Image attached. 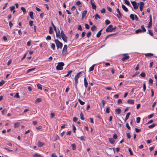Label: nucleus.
<instances>
[{"mask_svg":"<svg viewBox=\"0 0 157 157\" xmlns=\"http://www.w3.org/2000/svg\"><path fill=\"white\" fill-rule=\"evenodd\" d=\"M82 72L81 71L78 73L75 77V84L76 87L77 84L78 83V78L82 75Z\"/></svg>","mask_w":157,"mask_h":157,"instance_id":"1","label":"nucleus"},{"mask_svg":"<svg viewBox=\"0 0 157 157\" xmlns=\"http://www.w3.org/2000/svg\"><path fill=\"white\" fill-rule=\"evenodd\" d=\"M115 111L117 114H119L121 113V110L120 108H118L117 109H116L115 110Z\"/></svg>","mask_w":157,"mask_h":157,"instance_id":"18","label":"nucleus"},{"mask_svg":"<svg viewBox=\"0 0 157 157\" xmlns=\"http://www.w3.org/2000/svg\"><path fill=\"white\" fill-rule=\"evenodd\" d=\"M29 16L30 17V18L32 19H33L34 18H33V12L32 11L30 12H29Z\"/></svg>","mask_w":157,"mask_h":157,"instance_id":"28","label":"nucleus"},{"mask_svg":"<svg viewBox=\"0 0 157 157\" xmlns=\"http://www.w3.org/2000/svg\"><path fill=\"white\" fill-rule=\"evenodd\" d=\"M109 109H110V108L109 107H107L106 108V113H109Z\"/></svg>","mask_w":157,"mask_h":157,"instance_id":"56","label":"nucleus"},{"mask_svg":"<svg viewBox=\"0 0 157 157\" xmlns=\"http://www.w3.org/2000/svg\"><path fill=\"white\" fill-rule=\"evenodd\" d=\"M36 68L35 67L31 69H30L28 70L27 71V73H29L30 71L34 70Z\"/></svg>","mask_w":157,"mask_h":157,"instance_id":"30","label":"nucleus"},{"mask_svg":"<svg viewBox=\"0 0 157 157\" xmlns=\"http://www.w3.org/2000/svg\"><path fill=\"white\" fill-rule=\"evenodd\" d=\"M78 138H80L81 140L85 141V137L84 136H82L80 137H78Z\"/></svg>","mask_w":157,"mask_h":157,"instance_id":"44","label":"nucleus"},{"mask_svg":"<svg viewBox=\"0 0 157 157\" xmlns=\"http://www.w3.org/2000/svg\"><path fill=\"white\" fill-rule=\"evenodd\" d=\"M67 46L66 45H65L63 48L62 54L63 55H66L67 53Z\"/></svg>","mask_w":157,"mask_h":157,"instance_id":"5","label":"nucleus"},{"mask_svg":"<svg viewBox=\"0 0 157 157\" xmlns=\"http://www.w3.org/2000/svg\"><path fill=\"white\" fill-rule=\"evenodd\" d=\"M144 5V3L143 2H141L140 3V10L142 11L143 10V8Z\"/></svg>","mask_w":157,"mask_h":157,"instance_id":"12","label":"nucleus"},{"mask_svg":"<svg viewBox=\"0 0 157 157\" xmlns=\"http://www.w3.org/2000/svg\"><path fill=\"white\" fill-rule=\"evenodd\" d=\"M84 85L86 88L87 87L88 83L87 81V80L86 79V78L85 77L84 78Z\"/></svg>","mask_w":157,"mask_h":157,"instance_id":"15","label":"nucleus"},{"mask_svg":"<svg viewBox=\"0 0 157 157\" xmlns=\"http://www.w3.org/2000/svg\"><path fill=\"white\" fill-rule=\"evenodd\" d=\"M130 18L133 21L135 20L136 21H139V18L136 15L133 14H131L130 15Z\"/></svg>","mask_w":157,"mask_h":157,"instance_id":"4","label":"nucleus"},{"mask_svg":"<svg viewBox=\"0 0 157 157\" xmlns=\"http://www.w3.org/2000/svg\"><path fill=\"white\" fill-rule=\"evenodd\" d=\"M14 98H20V96L19 95V93H17L14 96Z\"/></svg>","mask_w":157,"mask_h":157,"instance_id":"57","label":"nucleus"},{"mask_svg":"<svg viewBox=\"0 0 157 157\" xmlns=\"http://www.w3.org/2000/svg\"><path fill=\"white\" fill-rule=\"evenodd\" d=\"M145 56L148 57H150L152 56L153 54L151 53H147L145 54Z\"/></svg>","mask_w":157,"mask_h":157,"instance_id":"20","label":"nucleus"},{"mask_svg":"<svg viewBox=\"0 0 157 157\" xmlns=\"http://www.w3.org/2000/svg\"><path fill=\"white\" fill-rule=\"evenodd\" d=\"M132 4L133 6L134 9H136L138 7V4L135 1L132 2Z\"/></svg>","mask_w":157,"mask_h":157,"instance_id":"9","label":"nucleus"},{"mask_svg":"<svg viewBox=\"0 0 157 157\" xmlns=\"http://www.w3.org/2000/svg\"><path fill=\"white\" fill-rule=\"evenodd\" d=\"M55 42L58 48H62L63 46V44L61 42H60L57 39L55 40Z\"/></svg>","mask_w":157,"mask_h":157,"instance_id":"3","label":"nucleus"},{"mask_svg":"<svg viewBox=\"0 0 157 157\" xmlns=\"http://www.w3.org/2000/svg\"><path fill=\"white\" fill-rule=\"evenodd\" d=\"M117 135L116 134H114V135H113V139H117Z\"/></svg>","mask_w":157,"mask_h":157,"instance_id":"61","label":"nucleus"},{"mask_svg":"<svg viewBox=\"0 0 157 157\" xmlns=\"http://www.w3.org/2000/svg\"><path fill=\"white\" fill-rule=\"evenodd\" d=\"M65 35L63 31H61V33L60 34V37H62Z\"/></svg>","mask_w":157,"mask_h":157,"instance_id":"51","label":"nucleus"},{"mask_svg":"<svg viewBox=\"0 0 157 157\" xmlns=\"http://www.w3.org/2000/svg\"><path fill=\"white\" fill-rule=\"evenodd\" d=\"M95 64L93 65L91 67H90L89 70V71H93L94 69V67Z\"/></svg>","mask_w":157,"mask_h":157,"instance_id":"25","label":"nucleus"},{"mask_svg":"<svg viewBox=\"0 0 157 157\" xmlns=\"http://www.w3.org/2000/svg\"><path fill=\"white\" fill-rule=\"evenodd\" d=\"M46 39L47 40H50L51 39V37L50 36L48 35L47 36Z\"/></svg>","mask_w":157,"mask_h":157,"instance_id":"55","label":"nucleus"},{"mask_svg":"<svg viewBox=\"0 0 157 157\" xmlns=\"http://www.w3.org/2000/svg\"><path fill=\"white\" fill-rule=\"evenodd\" d=\"M37 86L38 89H40L41 90H42V85L40 83H38L37 84Z\"/></svg>","mask_w":157,"mask_h":157,"instance_id":"22","label":"nucleus"},{"mask_svg":"<svg viewBox=\"0 0 157 157\" xmlns=\"http://www.w3.org/2000/svg\"><path fill=\"white\" fill-rule=\"evenodd\" d=\"M155 125V124H151V125H150L148 126V128H152L154 127Z\"/></svg>","mask_w":157,"mask_h":157,"instance_id":"41","label":"nucleus"},{"mask_svg":"<svg viewBox=\"0 0 157 157\" xmlns=\"http://www.w3.org/2000/svg\"><path fill=\"white\" fill-rule=\"evenodd\" d=\"M122 7L123 10L126 12H127L128 10V8L123 4L122 5Z\"/></svg>","mask_w":157,"mask_h":157,"instance_id":"16","label":"nucleus"},{"mask_svg":"<svg viewBox=\"0 0 157 157\" xmlns=\"http://www.w3.org/2000/svg\"><path fill=\"white\" fill-rule=\"evenodd\" d=\"M101 103L102 104V106L104 107L105 104L106 103V101L103 100H102L101 101Z\"/></svg>","mask_w":157,"mask_h":157,"instance_id":"53","label":"nucleus"},{"mask_svg":"<svg viewBox=\"0 0 157 157\" xmlns=\"http://www.w3.org/2000/svg\"><path fill=\"white\" fill-rule=\"evenodd\" d=\"M145 73L144 72H142V73L140 75L142 77H144L145 76Z\"/></svg>","mask_w":157,"mask_h":157,"instance_id":"50","label":"nucleus"},{"mask_svg":"<svg viewBox=\"0 0 157 157\" xmlns=\"http://www.w3.org/2000/svg\"><path fill=\"white\" fill-rule=\"evenodd\" d=\"M11 11H13L14 10L15 8V7L14 6H12L10 7Z\"/></svg>","mask_w":157,"mask_h":157,"instance_id":"58","label":"nucleus"},{"mask_svg":"<svg viewBox=\"0 0 157 157\" xmlns=\"http://www.w3.org/2000/svg\"><path fill=\"white\" fill-rule=\"evenodd\" d=\"M127 102L129 104H132L134 103V100L132 99H129L128 100Z\"/></svg>","mask_w":157,"mask_h":157,"instance_id":"17","label":"nucleus"},{"mask_svg":"<svg viewBox=\"0 0 157 157\" xmlns=\"http://www.w3.org/2000/svg\"><path fill=\"white\" fill-rule=\"evenodd\" d=\"M44 145V143L42 142H41L40 141H39L38 142V146L39 147H41L43 146Z\"/></svg>","mask_w":157,"mask_h":157,"instance_id":"19","label":"nucleus"},{"mask_svg":"<svg viewBox=\"0 0 157 157\" xmlns=\"http://www.w3.org/2000/svg\"><path fill=\"white\" fill-rule=\"evenodd\" d=\"M101 12L102 13H105V10L104 8H103L101 10Z\"/></svg>","mask_w":157,"mask_h":157,"instance_id":"54","label":"nucleus"},{"mask_svg":"<svg viewBox=\"0 0 157 157\" xmlns=\"http://www.w3.org/2000/svg\"><path fill=\"white\" fill-rule=\"evenodd\" d=\"M42 101L41 99L40 98H37L35 101L36 103H37L39 102H41Z\"/></svg>","mask_w":157,"mask_h":157,"instance_id":"26","label":"nucleus"},{"mask_svg":"<svg viewBox=\"0 0 157 157\" xmlns=\"http://www.w3.org/2000/svg\"><path fill=\"white\" fill-rule=\"evenodd\" d=\"M141 30H142V32H145L146 31V30L144 27V25H142L141 26Z\"/></svg>","mask_w":157,"mask_h":157,"instance_id":"38","label":"nucleus"},{"mask_svg":"<svg viewBox=\"0 0 157 157\" xmlns=\"http://www.w3.org/2000/svg\"><path fill=\"white\" fill-rule=\"evenodd\" d=\"M63 40L66 42H67V37L65 35L61 37Z\"/></svg>","mask_w":157,"mask_h":157,"instance_id":"14","label":"nucleus"},{"mask_svg":"<svg viewBox=\"0 0 157 157\" xmlns=\"http://www.w3.org/2000/svg\"><path fill=\"white\" fill-rule=\"evenodd\" d=\"M140 117H138L136 118V121L137 123H139L140 122Z\"/></svg>","mask_w":157,"mask_h":157,"instance_id":"48","label":"nucleus"},{"mask_svg":"<svg viewBox=\"0 0 157 157\" xmlns=\"http://www.w3.org/2000/svg\"><path fill=\"white\" fill-rule=\"evenodd\" d=\"M127 136L128 139H130L131 138V135L129 133H127Z\"/></svg>","mask_w":157,"mask_h":157,"instance_id":"60","label":"nucleus"},{"mask_svg":"<svg viewBox=\"0 0 157 157\" xmlns=\"http://www.w3.org/2000/svg\"><path fill=\"white\" fill-rule=\"evenodd\" d=\"M85 28L87 29H89L90 28V26H89V25L87 24H85Z\"/></svg>","mask_w":157,"mask_h":157,"instance_id":"64","label":"nucleus"},{"mask_svg":"<svg viewBox=\"0 0 157 157\" xmlns=\"http://www.w3.org/2000/svg\"><path fill=\"white\" fill-rule=\"evenodd\" d=\"M72 72V71L71 70L69 71H68V73L67 75L65 76V77L68 76L70 75V76H71V74Z\"/></svg>","mask_w":157,"mask_h":157,"instance_id":"29","label":"nucleus"},{"mask_svg":"<svg viewBox=\"0 0 157 157\" xmlns=\"http://www.w3.org/2000/svg\"><path fill=\"white\" fill-rule=\"evenodd\" d=\"M109 142L111 144H113L115 143V141L112 138H110L109 139Z\"/></svg>","mask_w":157,"mask_h":157,"instance_id":"24","label":"nucleus"},{"mask_svg":"<svg viewBox=\"0 0 157 157\" xmlns=\"http://www.w3.org/2000/svg\"><path fill=\"white\" fill-rule=\"evenodd\" d=\"M152 25V19H150V21L148 25L147 26V27L148 28H150Z\"/></svg>","mask_w":157,"mask_h":157,"instance_id":"23","label":"nucleus"},{"mask_svg":"<svg viewBox=\"0 0 157 157\" xmlns=\"http://www.w3.org/2000/svg\"><path fill=\"white\" fill-rule=\"evenodd\" d=\"M64 63L63 62L58 63L56 67V69L58 70H61L63 69V66L64 65Z\"/></svg>","mask_w":157,"mask_h":157,"instance_id":"2","label":"nucleus"},{"mask_svg":"<svg viewBox=\"0 0 157 157\" xmlns=\"http://www.w3.org/2000/svg\"><path fill=\"white\" fill-rule=\"evenodd\" d=\"M117 103L118 104H122V101L121 99H119L117 101Z\"/></svg>","mask_w":157,"mask_h":157,"instance_id":"47","label":"nucleus"},{"mask_svg":"<svg viewBox=\"0 0 157 157\" xmlns=\"http://www.w3.org/2000/svg\"><path fill=\"white\" fill-rule=\"evenodd\" d=\"M91 33L90 32H88L87 34V36L88 38H89L91 36Z\"/></svg>","mask_w":157,"mask_h":157,"instance_id":"62","label":"nucleus"},{"mask_svg":"<svg viewBox=\"0 0 157 157\" xmlns=\"http://www.w3.org/2000/svg\"><path fill=\"white\" fill-rule=\"evenodd\" d=\"M102 31V29H101L97 33L96 36L97 37H99L101 34V32Z\"/></svg>","mask_w":157,"mask_h":157,"instance_id":"21","label":"nucleus"},{"mask_svg":"<svg viewBox=\"0 0 157 157\" xmlns=\"http://www.w3.org/2000/svg\"><path fill=\"white\" fill-rule=\"evenodd\" d=\"M96 27L94 25H93L92 27L91 28V29L92 31H94L96 30Z\"/></svg>","mask_w":157,"mask_h":157,"instance_id":"37","label":"nucleus"},{"mask_svg":"<svg viewBox=\"0 0 157 157\" xmlns=\"http://www.w3.org/2000/svg\"><path fill=\"white\" fill-rule=\"evenodd\" d=\"M124 2L125 4L128 6H129L130 5L129 2L127 0H124Z\"/></svg>","mask_w":157,"mask_h":157,"instance_id":"45","label":"nucleus"},{"mask_svg":"<svg viewBox=\"0 0 157 157\" xmlns=\"http://www.w3.org/2000/svg\"><path fill=\"white\" fill-rule=\"evenodd\" d=\"M90 2L92 6V9H95L96 8V6L94 3L92 2V0H90Z\"/></svg>","mask_w":157,"mask_h":157,"instance_id":"13","label":"nucleus"},{"mask_svg":"<svg viewBox=\"0 0 157 157\" xmlns=\"http://www.w3.org/2000/svg\"><path fill=\"white\" fill-rule=\"evenodd\" d=\"M7 111V110L6 109H4L2 111V114L4 115L5 113Z\"/></svg>","mask_w":157,"mask_h":157,"instance_id":"42","label":"nucleus"},{"mask_svg":"<svg viewBox=\"0 0 157 157\" xmlns=\"http://www.w3.org/2000/svg\"><path fill=\"white\" fill-rule=\"evenodd\" d=\"M117 13H118V14H117L116 15L117 17L118 18H120L121 17V13L120 10L118 8H117Z\"/></svg>","mask_w":157,"mask_h":157,"instance_id":"10","label":"nucleus"},{"mask_svg":"<svg viewBox=\"0 0 157 157\" xmlns=\"http://www.w3.org/2000/svg\"><path fill=\"white\" fill-rule=\"evenodd\" d=\"M21 9L22 10L24 14H25L26 13V11L24 7H22L21 8Z\"/></svg>","mask_w":157,"mask_h":157,"instance_id":"31","label":"nucleus"},{"mask_svg":"<svg viewBox=\"0 0 157 157\" xmlns=\"http://www.w3.org/2000/svg\"><path fill=\"white\" fill-rule=\"evenodd\" d=\"M51 48H52L53 50H55V45L54 44H52L51 45Z\"/></svg>","mask_w":157,"mask_h":157,"instance_id":"39","label":"nucleus"},{"mask_svg":"<svg viewBox=\"0 0 157 157\" xmlns=\"http://www.w3.org/2000/svg\"><path fill=\"white\" fill-rule=\"evenodd\" d=\"M148 33L149 34L151 35V36H153V33H152V31L151 30H148Z\"/></svg>","mask_w":157,"mask_h":157,"instance_id":"49","label":"nucleus"},{"mask_svg":"<svg viewBox=\"0 0 157 157\" xmlns=\"http://www.w3.org/2000/svg\"><path fill=\"white\" fill-rule=\"evenodd\" d=\"M75 5L78 6L80 7H81L82 6L81 2L80 1H77L76 2Z\"/></svg>","mask_w":157,"mask_h":157,"instance_id":"33","label":"nucleus"},{"mask_svg":"<svg viewBox=\"0 0 157 157\" xmlns=\"http://www.w3.org/2000/svg\"><path fill=\"white\" fill-rule=\"evenodd\" d=\"M143 32L142 31V30H141V29H138L137 30H136V31H135V33H141V32Z\"/></svg>","mask_w":157,"mask_h":157,"instance_id":"35","label":"nucleus"},{"mask_svg":"<svg viewBox=\"0 0 157 157\" xmlns=\"http://www.w3.org/2000/svg\"><path fill=\"white\" fill-rule=\"evenodd\" d=\"M78 101L79 102L80 104L81 105H83L84 104H85V102L82 101L81 99H78Z\"/></svg>","mask_w":157,"mask_h":157,"instance_id":"36","label":"nucleus"},{"mask_svg":"<svg viewBox=\"0 0 157 157\" xmlns=\"http://www.w3.org/2000/svg\"><path fill=\"white\" fill-rule=\"evenodd\" d=\"M127 54H123L124 56L121 59V60L122 61H124L125 60L128 59H129V56H128L127 55Z\"/></svg>","mask_w":157,"mask_h":157,"instance_id":"8","label":"nucleus"},{"mask_svg":"<svg viewBox=\"0 0 157 157\" xmlns=\"http://www.w3.org/2000/svg\"><path fill=\"white\" fill-rule=\"evenodd\" d=\"M33 156L34 157H40L41 156V155L39 154H35L33 155Z\"/></svg>","mask_w":157,"mask_h":157,"instance_id":"40","label":"nucleus"},{"mask_svg":"<svg viewBox=\"0 0 157 157\" xmlns=\"http://www.w3.org/2000/svg\"><path fill=\"white\" fill-rule=\"evenodd\" d=\"M49 33L50 34H52L53 33L52 28L51 27H49Z\"/></svg>","mask_w":157,"mask_h":157,"instance_id":"32","label":"nucleus"},{"mask_svg":"<svg viewBox=\"0 0 157 157\" xmlns=\"http://www.w3.org/2000/svg\"><path fill=\"white\" fill-rule=\"evenodd\" d=\"M78 29L79 30L81 31L82 30V26L81 25H79L78 28Z\"/></svg>","mask_w":157,"mask_h":157,"instance_id":"63","label":"nucleus"},{"mask_svg":"<svg viewBox=\"0 0 157 157\" xmlns=\"http://www.w3.org/2000/svg\"><path fill=\"white\" fill-rule=\"evenodd\" d=\"M56 34V36L57 38H60V32L59 29H54Z\"/></svg>","mask_w":157,"mask_h":157,"instance_id":"6","label":"nucleus"},{"mask_svg":"<svg viewBox=\"0 0 157 157\" xmlns=\"http://www.w3.org/2000/svg\"><path fill=\"white\" fill-rule=\"evenodd\" d=\"M130 113H127L125 117V121L127 119H128L129 116H130Z\"/></svg>","mask_w":157,"mask_h":157,"instance_id":"27","label":"nucleus"},{"mask_svg":"<svg viewBox=\"0 0 157 157\" xmlns=\"http://www.w3.org/2000/svg\"><path fill=\"white\" fill-rule=\"evenodd\" d=\"M72 149L75 150L76 149V146L75 144H72L71 145Z\"/></svg>","mask_w":157,"mask_h":157,"instance_id":"46","label":"nucleus"},{"mask_svg":"<svg viewBox=\"0 0 157 157\" xmlns=\"http://www.w3.org/2000/svg\"><path fill=\"white\" fill-rule=\"evenodd\" d=\"M87 13V11L86 10H85L83 11L82 13V19H83L85 17Z\"/></svg>","mask_w":157,"mask_h":157,"instance_id":"11","label":"nucleus"},{"mask_svg":"<svg viewBox=\"0 0 157 157\" xmlns=\"http://www.w3.org/2000/svg\"><path fill=\"white\" fill-rule=\"evenodd\" d=\"M113 31V25H109L106 29V32H111Z\"/></svg>","mask_w":157,"mask_h":157,"instance_id":"7","label":"nucleus"},{"mask_svg":"<svg viewBox=\"0 0 157 157\" xmlns=\"http://www.w3.org/2000/svg\"><path fill=\"white\" fill-rule=\"evenodd\" d=\"M19 126V124L18 122L15 123L14 125V127L15 128H17Z\"/></svg>","mask_w":157,"mask_h":157,"instance_id":"34","label":"nucleus"},{"mask_svg":"<svg viewBox=\"0 0 157 157\" xmlns=\"http://www.w3.org/2000/svg\"><path fill=\"white\" fill-rule=\"evenodd\" d=\"M95 19L96 20H97V18H100V16L98 14H95Z\"/></svg>","mask_w":157,"mask_h":157,"instance_id":"43","label":"nucleus"},{"mask_svg":"<svg viewBox=\"0 0 157 157\" xmlns=\"http://www.w3.org/2000/svg\"><path fill=\"white\" fill-rule=\"evenodd\" d=\"M128 150L129 152H130V155H132L133 154L132 151L131 149L130 148H129Z\"/></svg>","mask_w":157,"mask_h":157,"instance_id":"59","label":"nucleus"},{"mask_svg":"<svg viewBox=\"0 0 157 157\" xmlns=\"http://www.w3.org/2000/svg\"><path fill=\"white\" fill-rule=\"evenodd\" d=\"M110 23V22L108 20H106L105 21V23L106 24V25H108Z\"/></svg>","mask_w":157,"mask_h":157,"instance_id":"52","label":"nucleus"}]
</instances>
